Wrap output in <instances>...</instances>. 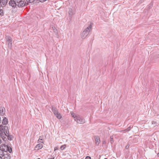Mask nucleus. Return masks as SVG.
I'll return each instance as SVG.
<instances>
[{"label": "nucleus", "instance_id": "nucleus-7", "mask_svg": "<svg viewBox=\"0 0 159 159\" xmlns=\"http://www.w3.org/2000/svg\"><path fill=\"white\" fill-rule=\"evenodd\" d=\"M9 4L10 6L13 8H15L17 6L16 2L14 0H10L9 2Z\"/></svg>", "mask_w": 159, "mask_h": 159}, {"label": "nucleus", "instance_id": "nucleus-13", "mask_svg": "<svg viewBox=\"0 0 159 159\" xmlns=\"http://www.w3.org/2000/svg\"><path fill=\"white\" fill-rule=\"evenodd\" d=\"M95 141L96 145L97 146H98L100 142L99 138L98 137H95Z\"/></svg>", "mask_w": 159, "mask_h": 159}, {"label": "nucleus", "instance_id": "nucleus-29", "mask_svg": "<svg viewBox=\"0 0 159 159\" xmlns=\"http://www.w3.org/2000/svg\"><path fill=\"white\" fill-rule=\"evenodd\" d=\"M106 143V141H102V143L103 144H105Z\"/></svg>", "mask_w": 159, "mask_h": 159}, {"label": "nucleus", "instance_id": "nucleus-10", "mask_svg": "<svg viewBox=\"0 0 159 159\" xmlns=\"http://www.w3.org/2000/svg\"><path fill=\"white\" fill-rule=\"evenodd\" d=\"M1 6L3 7L5 6L7 4L8 0H0Z\"/></svg>", "mask_w": 159, "mask_h": 159}, {"label": "nucleus", "instance_id": "nucleus-34", "mask_svg": "<svg viewBox=\"0 0 159 159\" xmlns=\"http://www.w3.org/2000/svg\"><path fill=\"white\" fill-rule=\"evenodd\" d=\"M0 159H3L2 157L0 156Z\"/></svg>", "mask_w": 159, "mask_h": 159}, {"label": "nucleus", "instance_id": "nucleus-4", "mask_svg": "<svg viewBox=\"0 0 159 159\" xmlns=\"http://www.w3.org/2000/svg\"><path fill=\"white\" fill-rule=\"evenodd\" d=\"M75 121L79 124H83L85 122V120L84 118L79 115L77 116L76 119H75Z\"/></svg>", "mask_w": 159, "mask_h": 159}, {"label": "nucleus", "instance_id": "nucleus-33", "mask_svg": "<svg viewBox=\"0 0 159 159\" xmlns=\"http://www.w3.org/2000/svg\"><path fill=\"white\" fill-rule=\"evenodd\" d=\"M52 28H53V29L54 30H55V27H52Z\"/></svg>", "mask_w": 159, "mask_h": 159}, {"label": "nucleus", "instance_id": "nucleus-12", "mask_svg": "<svg viewBox=\"0 0 159 159\" xmlns=\"http://www.w3.org/2000/svg\"><path fill=\"white\" fill-rule=\"evenodd\" d=\"M52 110L55 115L59 112L57 108L54 106H52Z\"/></svg>", "mask_w": 159, "mask_h": 159}, {"label": "nucleus", "instance_id": "nucleus-3", "mask_svg": "<svg viewBox=\"0 0 159 159\" xmlns=\"http://www.w3.org/2000/svg\"><path fill=\"white\" fill-rule=\"evenodd\" d=\"M92 27V26L91 24L83 31L81 34V38L82 39H85L89 34Z\"/></svg>", "mask_w": 159, "mask_h": 159}, {"label": "nucleus", "instance_id": "nucleus-8", "mask_svg": "<svg viewBox=\"0 0 159 159\" xmlns=\"http://www.w3.org/2000/svg\"><path fill=\"white\" fill-rule=\"evenodd\" d=\"M3 159H11V156L10 154L7 152L3 156H2Z\"/></svg>", "mask_w": 159, "mask_h": 159}, {"label": "nucleus", "instance_id": "nucleus-28", "mask_svg": "<svg viewBox=\"0 0 159 159\" xmlns=\"http://www.w3.org/2000/svg\"><path fill=\"white\" fill-rule=\"evenodd\" d=\"M47 0H39V1L41 2H43L45 1H46Z\"/></svg>", "mask_w": 159, "mask_h": 159}, {"label": "nucleus", "instance_id": "nucleus-16", "mask_svg": "<svg viewBox=\"0 0 159 159\" xmlns=\"http://www.w3.org/2000/svg\"><path fill=\"white\" fill-rule=\"evenodd\" d=\"M56 117L58 119H60L62 118V116L58 112V113L55 115Z\"/></svg>", "mask_w": 159, "mask_h": 159}, {"label": "nucleus", "instance_id": "nucleus-36", "mask_svg": "<svg viewBox=\"0 0 159 159\" xmlns=\"http://www.w3.org/2000/svg\"><path fill=\"white\" fill-rule=\"evenodd\" d=\"M157 156L159 157V152L157 154Z\"/></svg>", "mask_w": 159, "mask_h": 159}, {"label": "nucleus", "instance_id": "nucleus-18", "mask_svg": "<svg viewBox=\"0 0 159 159\" xmlns=\"http://www.w3.org/2000/svg\"><path fill=\"white\" fill-rule=\"evenodd\" d=\"M157 123L156 121H153L152 122V125L154 127L157 126Z\"/></svg>", "mask_w": 159, "mask_h": 159}, {"label": "nucleus", "instance_id": "nucleus-37", "mask_svg": "<svg viewBox=\"0 0 159 159\" xmlns=\"http://www.w3.org/2000/svg\"><path fill=\"white\" fill-rule=\"evenodd\" d=\"M37 159H41L39 158H38Z\"/></svg>", "mask_w": 159, "mask_h": 159}, {"label": "nucleus", "instance_id": "nucleus-31", "mask_svg": "<svg viewBox=\"0 0 159 159\" xmlns=\"http://www.w3.org/2000/svg\"><path fill=\"white\" fill-rule=\"evenodd\" d=\"M2 143V140H1V138H0V144H1V143Z\"/></svg>", "mask_w": 159, "mask_h": 159}, {"label": "nucleus", "instance_id": "nucleus-30", "mask_svg": "<svg viewBox=\"0 0 159 159\" xmlns=\"http://www.w3.org/2000/svg\"><path fill=\"white\" fill-rule=\"evenodd\" d=\"M129 145H127L126 146V149H127V148H129Z\"/></svg>", "mask_w": 159, "mask_h": 159}, {"label": "nucleus", "instance_id": "nucleus-6", "mask_svg": "<svg viewBox=\"0 0 159 159\" xmlns=\"http://www.w3.org/2000/svg\"><path fill=\"white\" fill-rule=\"evenodd\" d=\"M7 42L8 43V47L11 48L12 47V39L9 36H7L6 38Z\"/></svg>", "mask_w": 159, "mask_h": 159}, {"label": "nucleus", "instance_id": "nucleus-1", "mask_svg": "<svg viewBox=\"0 0 159 159\" xmlns=\"http://www.w3.org/2000/svg\"><path fill=\"white\" fill-rule=\"evenodd\" d=\"M9 128L7 125H0V136L5 142L7 141V139L11 141L13 138L12 135L9 134Z\"/></svg>", "mask_w": 159, "mask_h": 159}, {"label": "nucleus", "instance_id": "nucleus-22", "mask_svg": "<svg viewBox=\"0 0 159 159\" xmlns=\"http://www.w3.org/2000/svg\"><path fill=\"white\" fill-rule=\"evenodd\" d=\"M66 145H64L62 146H61V147L60 148L62 150H63L66 148Z\"/></svg>", "mask_w": 159, "mask_h": 159}, {"label": "nucleus", "instance_id": "nucleus-9", "mask_svg": "<svg viewBox=\"0 0 159 159\" xmlns=\"http://www.w3.org/2000/svg\"><path fill=\"white\" fill-rule=\"evenodd\" d=\"M6 112L5 109L4 107H1L0 109V114L2 116H4Z\"/></svg>", "mask_w": 159, "mask_h": 159}, {"label": "nucleus", "instance_id": "nucleus-20", "mask_svg": "<svg viewBox=\"0 0 159 159\" xmlns=\"http://www.w3.org/2000/svg\"><path fill=\"white\" fill-rule=\"evenodd\" d=\"M41 136L39 137V138L38 140V143L39 142V143H43V139H42L41 138Z\"/></svg>", "mask_w": 159, "mask_h": 159}, {"label": "nucleus", "instance_id": "nucleus-26", "mask_svg": "<svg viewBox=\"0 0 159 159\" xmlns=\"http://www.w3.org/2000/svg\"><path fill=\"white\" fill-rule=\"evenodd\" d=\"M91 158L89 156H87L86 157V158H85V159H91Z\"/></svg>", "mask_w": 159, "mask_h": 159}, {"label": "nucleus", "instance_id": "nucleus-23", "mask_svg": "<svg viewBox=\"0 0 159 159\" xmlns=\"http://www.w3.org/2000/svg\"><path fill=\"white\" fill-rule=\"evenodd\" d=\"M3 11L2 9H0V15L1 16H2L3 15Z\"/></svg>", "mask_w": 159, "mask_h": 159}, {"label": "nucleus", "instance_id": "nucleus-19", "mask_svg": "<svg viewBox=\"0 0 159 159\" xmlns=\"http://www.w3.org/2000/svg\"><path fill=\"white\" fill-rule=\"evenodd\" d=\"M131 127L130 126H129L128 128H127V129H125L123 131H125V132H127L129 131L131 129Z\"/></svg>", "mask_w": 159, "mask_h": 159}, {"label": "nucleus", "instance_id": "nucleus-5", "mask_svg": "<svg viewBox=\"0 0 159 159\" xmlns=\"http://www.w3.org/2000/svg\"><path fill=\"white\" fill-rule=\"evenodd\" d=\"M17 6L19 7H22L24 6L26 4V2L25 0H20L18 2H16Z\"/></svg>", "mask_w": 159, "mask_h": 159}, {"label": "nucleus", "instance_id": "nucleus-17", "mask_svg": "<svg viewBox=\"0 0 159 159\" xmlns=\"http://www.w3.org/2000/svg\"><path fill=\"white\" fill-rule=\"evenodd\" d=\"M78 115H76L75 113H74L73 112L71 113V116L72 117H73L74 118L75 120V119H76V118L77 117V116H78Z\"/></svg>", "mask_w": 159, "mask_h": 159}, {"label": "nucleus", "instance_id": "nucleus-2", "mask_svg": "<svg viewBox=\"0 0 159 159\" xmlns=\"http://www.w3.org/2000/svg\"><path fill=\"white\" fill-rule=\"evenodd\" d=\"M2 144L0 146V149L3 151L7 152L8 151L9 153H11L12 152V149L10 145L9 144L6 142Z\"/></svg>", "mask_w": 159, "mask_h": 159}, {"label": "nucleus", "instance_id": "nucleus-15", "mask_svg": "<svg viewBox=\"0 0 159 159\" xmlns=\"http://www.w3.org/2000/svg\"><path fill=\"white\" fill-rule=\"evenodd\" d=\"M43 147V145L42 144L39 143L37 144L35 147V148H38V149H40L42 148Z\"/></svg>", "mask_w": 159, "mask_h": 159}, {"label": "nucleus", "instance_id": "nucleus-24", "mask_svg": "<svg viewBox=\"0 0 159 159\" xmlns=\"http://www.w3.org/2000/svg\"><path fill=\"white\" fill-rule=\"evenodd\" d=\"M27 2L31 3L33 2L35 0H26Z\"/></svg>", "mask_w": 159, "mask_h": 159}, {"label": "nucleus", "instance_id": "nucleus-11", "mask_svg": "<svg viewBox=\"0 0 159 159\" xmlns=\"http://www.w3.org/2000/svg\"><path fill=\"white\" fill-rule=\"evenodd\" d=\"M8 119L6 117H4L2 120V123L3 124V125H6L8 123Z\"/></svg>", "mask_w": 159, "mask_h": 159}, {"label": "nucleus", "instance_id": "nucleus-14", "mask_svg": "<svg viewBox=\"0 0 159 159\" xmlns=\"http://www.w3.org/2000/svg\"><path fill=\"white\" fill-rule=\"evenodd\" d=\"M7 152L3 151L2 150L0 149V156H2H2L4 155Z\"/></svg>", "mask_w": 159, "mask_h": 159}, {"label": "nucleus", "instance_id": "nucleus-27", "mask_svg": "<svg viewBox=\"0 0 159 159\" xmlns=\"http://www.w3.org/2000/svg\"><path fill=\"white\" fill-rule=\"evenodd\" d=\"M152 4L151 3L150 4V6L149 7V8H151L152 6Z\"/></svg>", "mask_w": 159, "mask_h": 159}, {"label": "nucleus", "instance_id": "nucleus-35", "mask_svg": "<svg viewBox=\"0 0 159 159\" xmlns=\"http://www.w3.org/2000/svg\"><path fill=\"white\" fill-rule=\"evenodd\" d=\"M48 159H54V158H49Z\"/></svg>", "mask_w": 159, "mask_h": 159}, {"label": "nucleus", "instance_id": "nucleus-21", "mask_svg": "<svg viewBox=\"0 0 159 159\" xmlns=\"http://www.w3.org/2000/svg\"><path fill=\"white\" fill-rule=\"evenodd\" d=\"M68 13L70 16H71L72 15V9H69Z\"/></svg>", "mask_w": 159, "mask_h": 159}, {"label": "nucleus", "instance_id": "nucleus-25", "mask_svg": "<svg viewBox=\"0 0 159 159\" xmlns=\"http://www.w3.org/2000/svg\"><path fill=\"white\" fill-rule=\"evenodd\" d=\"M110 140H111V143H112L113 142V137L111 136Z\"/></svg>", "mask_w": 159, "mask_h": 159}, {"label": "nucleus", "instance_id": "nucleus-32", "mask_svg": "<svg viewBox=\"0 0 159 159\" xmlns=\"http://www.w3.org/2000/svg\"><path fill=\"white\" fill-rule=\"evenodd\" d=\"M57 148H56V147L55 148H54V151H55L56 150H57Z\"/></svg>", "mask_w": 159, "mask_h": 159}]
</instances>
